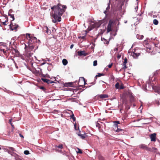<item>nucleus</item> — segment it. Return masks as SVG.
Here are the masks:
<instances>
[{
  "label": "nucleus",
  "instance_id": "nucleus-40",
  "mask_svg": "<svg viewBox=\"0 0 160 160\" xmlns=\"http://www.w3.org/2000/svg\"><path fill=\"white\" fill-rule=\"evenodd\" d=\"M140 36V37L138 38H139V39H142L144 37L142 35H140V36Z\"/></svg>",
  "mask_w": 160,
  "mask_h": 160
},
{
  "label": "nucleus",
  "instance_id": "nucleus-35",
  "mask_svg": "<svg viewBox=\"0 0 160 160\" xmlns=\"http://www.w3.org/2000/svg\"><path fill=\"white\" fill-rule=\"evenodd\" d=\"M97 65V60H95L93 62V65L94 66H96Z\"/></svg>",
  "mask_w": 160,
  "mask_h": 160
},
{
  "label": "nucleus",
  "instance_id": "nucleus-10",
  "mask_svg": "<svg viewBox=\"0 0 160 160\" xmlns=\"http://www.w3.org/2000/svg\"><path fill=\"white\" fill-rule=\"evenodd\" d=\"M115 88L117 89H122L124 88V87L122 84L120 85L119 83L117 82L115 84Z\"/></svg>",
  "mask_w": 160,
  "mask_h": 160
},
{
  "label": "nucleus",
  "instance_id": "nucleus-43",
  "mask_svg": "<svg viewBox=\"0 0 160 160\" xmlns=\"http://www.w3.org/2000/svg\"><path fill=\"white\" fill-rule=\"evenodd\" d=\"M85 36H80L79 38H81L82 39H85Z\"/></svg>",
  "mask_w": 160,
  "mask_h": 160
},
{
  "label": "nucleus",
  "instance_id": "nucleus-54",
  "mask_svg": "<svg viewBox=\"0 0 160 160\" xmlns=\"http://www.w3.org/2000/svg\"><path fill=\"white\" fill-rule=\"evenodd\" d=\"M159 89L160 90V87L159 88Z\"/></svg>",
  "mask_w": 160,
  "mask_h": 160
},
{
  "label": "nucleus",
  "instance_id": "nucleus-6",
  "mask_svg": "<svg viewBox=\"0 0 160 160\" xmlns=\"http://www.w3.org/2000/svg\"><path fill=\"white\" fill-rule=\"evenodd\" d=\"M106 21V20L105 19H103L102 20L100 21V23L98 22H95L92 25V28H98L101 24L105 22Z\"/></svg>",
  "mask_w": 160,
  "mask_h": 160
},
{
  "label": "nucleus",
  "instance_id": "nucleus-12",
  "mask_svg": "<svg viewBox=\"0 0 160 160\" xmlns=\"http://www.w3.org/2000/svg\"><path fill=\"white\" fill-rule=\"evenodd\" d=\"M128 95L129 96L130 100L131 102H133L134 101V98L132 96V93L131 92H128Z\"/></svg>",
  "mask_w": 160,
  "mask_h": 160
},
{
  "label": "nucleus",
  "instance_id": "nucleus-21",
  "mask_svg": "<svg viewBox=\"0 0 160 160\" xmlns=\"http://www.w3.org/2000/svg\"><path fill=\"white\" fill-rule=\"evenodd\" d=\"M70 118L72 119L73 122H74L76 120V118L74 117V115L73 114H72L70 116Z\"/></svg>",
  "mask_w": 160,
  "mask_h": 160
},
{
  "label": "nucleus",
  "instance_id": "nucleus-26",
  "mask_svg": "<svg viewBox=\"0 0 160 160\" xmlns=\"http://www.w3.org/2000/svg\"><path fill=\"white\" fill-rule=\"evenodd\" d=\"M14 51L16 53V55H18V56L19 55L20 53H19V51L18 50H17L16 49H14Z\"/></svg>",
  "mask_w": 160,
  "mask_h": 160
},
{
  "label": "nucleus",
  "instance_id": "nucleus-20",
  "mask_svg": "<svg viewBox=\"0 0 160 160\" xmlns=\"http://www.w3.org/2000/svg\"><path fill=\"white\" fill-rule=\"evenodd\" d=\"M78 136H79L81 138L83 139H84L86 138V135L85 134H78Z\"/></svg>",
  "mask_w": 160,
  "mask_h": 160
},
{
  "label": "nucleus",
  "instance_id": "nucleus-5",
  "mask_svg": "<svg viewBox=\"0 0 160 160\" xmlns=\"http://www.w3.org/2000/svg\"><path fill=\"white\" fill-rule=\"evenodd\" d=\"M117 19L116 18H113L109 20L107 28L108 33L112 31L113 26L114 24L115 23Z\"/></svg>",
  "mask_w": 160,
  "mask_h": 160
},
{
  "label": "nucleus",
  "instance_id": "nucleus-4",
  "mask_svg": "<svg viewBox=\"0 0 160 160\" xmlns=\"http://www.w3.org/2000/svg\"><path fill=\"white\" fill-rule=\"evenodd\" d=\"M27 37L28 39V45H34L35 46V43L37 42V38L31 36L30 34L27 33L26 34Z\"/></svg>",
  "mask_w": 160,
  "mask_h": 160
},
{
  "label": "nucleus",
  "instance_id": "nucleus-17",
  "mask_svg": "<svg viewBox=\"0 0 160 160\" xmlns=\"http://www.w3.org/2000/svg\"><path fill=\"white\" fill-rule=\"evenodd\" d=\"M77 82V81H75V82H68L67 83L68 84V86H70V87H74V83H76Z\"/></svg>",
  "mask_w": 160,
  "mask_h": 160
},
{
  "label": "nucleus",
  "instance_id": "nucleus-27",
  "mask_svg": "<svg viewBox=\"0 0 160 160\" xmlns=\"http://www.w3.org/2000/svg\"><path fill=\"white\" fill-rule=\"evenodd\" d=\"M5 18L6 19V20L5 21V22H3V24L6 25V22H7L8 21V18L7 17H5Z\"/></svg>",
  "mask_w": 160,
  "mask_h": 160
},
{
  "label": "nucleus",
  "instance_id": "nucleus-31",
  "mask_svg": "<svg viewBox=\"0 0 160 160\" xmlns=\"http://www.w3.org/2000/svg\"><path fill=\"white\" fill-rule=\"evenodd\" d=\"M104 75V74L103 73H98V75H97L96 76V77H100L102 76H103Z\"/></svg>",
  "mask_w": 160,
  "mask_h": 160
},
{
  "label": "nucleus",
  "instance_id": "nucleus-58",
  "mask_svg": "<svg viewBox=\"0 0 160 160\" xmlns=\"http://www.w3.org/2000/svg\"><path fill=\"white\" fill-rule=\"evenodd\" d=\"M138 0H137V1H138Z\"/></svg>",
  "mask_w": 160,
  "mask_h": 160
},
{
  "label": "nucleus",
  "instance_id": "nucleus-7",
  "mask_svg": "<svg viewBox=\"0 0 160 160\" xmlns=\"http://www.w3.org/2000/svg\"><path fill=\"white\" fill-rule=\"evenodd\" d=\"M81 82H82V84H83L84 85L85 84H86L85 79L83 77H81L79 79L78 82H77V85H79V87H83V85L79 84V83H80Z\"/></svg>",
  "mask_w": 160,
  "mask_h": 160
},
{
  "label": "nucleus",
  "instance_id": "nucleus-24",
  "mask_svg": "<svg viewBox=\"0 0 160 160\" xmlns=\"http://www.w3.org/2000/svg\"><path fill=\"white\" fill-rule=\"evenodd\" d=\"M150 149L151 150V151H150V152H156L157 150V148L155 147H152V148H150Z\"/></svg>",
  "mask_w": 160,
  "mask_h": 160
},
{
  "label": "nucleus",
  "instance_id": "nucleus-28",
  "mask_svg": "<svg viewBox=\"0 0 160 160\" xmlns=\"http://www.w3.org/2000/svg\"><path fill=\"white\" fill-rule=\"evenodd\" d=\"M42 80L44 82H46L47 83V82L48 81V79H46V78H41Z\"/></svg>",
  "mask_w": 160,
  "mask_h": 160
},
{
  "label": "nucleus",
  "instance_id": "nucleus-9",
  "mask_svg": "<svg viewBox=\"0 0 160 160\" xmlns=\"http://www.w3.org/2000/svg\"><path fill=\"white\" fill-rule=\"evenodd\" d=\"M156 133H153L150 135L149 137L151 141L155 142L156 141Z\"/></svg>",
  "mask_w": 160,
  "mask_h": 160
},
{
  "label": "nucleus",
  "instance_id": "nucleus-55",
  "mask_svg": "<svg viewBox=\"0 0 160 160\" xmlns=\"http://www.w3.org/2000/svg\"><path fill=\"white\" fill-rule=\"evenodd\" d=\"M103 86H105V85H103Z\"/></svg>",
  "mask_w": 160,
  "mask_h": 160
},
{
  "label": "nucleus",
  "instance_id": "nucleus-38",
  "mask_svg": "<svg viewBox=\"0 0 160 160\" xmlns=\"http://www.w3.org/2000/svg\"><path fill=\"white\" fill-rule=\"evenodd\" d=\"M114 123V126L115 127H117V128H118V127H119V126L118 125V124L116 123Z\"/></svg>",
  "mask_w": 160,
  "mask_h": 160
},
{
  "label": "nucleus",
  "instance_id": "nucleus-50",
  "mask_svg": "<svg viewBox=\"0 0 160 160\" xmlns=\"http://www.w3.org/2000/svg\"><path fill=\"white\" fill-rule=\"evenodd\" d=\"M78 134H81V132H79L78 134Z\"/></svg>",
  "mask_w": 160,
  "mask_h": 160
},
{
  "label": "nucleus",
  "instance_id": "nucleus-1",
  "mask_svg": "<svg viewBox=\"0 0 160 160\" xmlns=\"http://www.w3.org/2000/svg\"><path fill=\"white\" fill-rule=\"evenodd\" d=\"M67 8L66 5H62L60 3L51 7V9L52 10V16L53 18L52 20L53 22L55 23L57 21H61V16L65 12Z\"/></svg>",
  "mask_w": 160,
  "mask_h": 160
},
{
  "label": "nucleus",
  "instance_id": "nucleus-56",
  "mask_svg": "<svg viewBox=\"0 0 160 160\" xmlns=\"http://www.w3.org/2000/svg\"><path fill=\"white\" fill-rule=\"evenodd\" d=\"M44 64V63H42L43 65Z\"/></svg>",
  "mask_w": 160,
  "mask_h": 160
},
{
  "label": "nucleus",
  "instance_id": "nucleus-16",
  "mask_svg": "<svg viewBox=\"0 0 160 160\" xmlns=\"http://www.w3.org/2000/svg\"><path fill=\"white\" fill-rule=\"evenodd\" d=\"M98 97L100 98H104L108 97V95L107 94H101L99 95Z\"/></svg>",
  "mask_w": 160,
  "mask_h": 160
},
{
  "label": "nucleus",
  "instance_id": "nucleus-51",
  "mask_svg": "<svg viewBox=\"0 0 160 160\" xmlns=\"http://www.w3.org/2000/svg\"><path fill=\"white\" fill-rule=\"evenodd\" d=\"M133 106L134 107H135V106H136V105H135V104H133Z\"/></svg>",
  "mask_w": 160,
  "mask_h": 160
},
{
  "label": "nucleus",
  "instance_id": "nucleus-29",
  "mask_svg": "<svg viewBox=\"0 0 160 160\" xmlns=\"http://www.w3.org/2000/svg\"><path fill=\"white\" fill-rule=\"evenodd\" d=\"M74 128L76 130H78L79 129V128L78 127V128L77 127L76 123L74 124Z\"/></svg>",
  "mask_w": 160,
  "mask_h": 160
},
{
  "label": "nucleus",
  "instance_id": "nucleus-46",
  "mask_svg": "<svg viewBox=\"0 0 160 160\" xmlns=\"http://www.w3.org/2000/svg\"><path fill=\"white\" fill-rule=\"evenodd\" d=\"M121 56L120 55H118L117 56V58L118 59H119L121 58Z\"/></svg>",
  "mask_w": 160,
  "mask_h": 160
},
{
  "label": "nucleus",
  "instance_id": "nucleus-53",
  "mask_svg": "<svg viewBox=\"0 0 160 160\" xmlns=\"http://www.w3.org/2000/svg\"><path fill=\"white\" fill-rule=\"evenodd\" d=\"M116 49L117 50H118V48H116Z\"/></svg>",
  "mask_w": 160,
  "mask_h": 160
},
{
  "label": "nucleus",
  "instance_id": "nucleus-30",
  "mask_svg": "<svg viewBox=\"0 0 160 160\" xmlns=\"http://www.w3.org/2000/svg\"><path fill=\"white\" fill-rule=\"evenodd\" d=\"M24 153L25 155H28L29 154V152L28 150H25L24 152Z\"/></svg>",
  "mask_w": 160,
  "mask_h": 160
},
{
  "label": "nucleus",
  "instance_id": "nucleus-13",
  "mask_svg": "<svg viewBox=\"0 0 160 160\" xmlns=\"http://www.w3.org/2000/svg\"><path fill=\"white\" fill-rule=\"evenodd\" d=\"M140 55V53H136L135 52H133L131 53L132 56L134 58H137Z\"/></svg>",
  "mask_w": 160,
  "mask_h": 160
},
{
  "label": "nucleus",
  "instance_id": "nucleus-41",
  "mask_svg": "<svg viewBox=\"0 0 160 160\" xmlns=\"http://www.w3.org/2000/svg\"><path fill=\"white\" fill-rule=\"evenodd\" d=\"M112 64H113V63H112L111 64H109L108 66V67L109 68H110L112 67Z\"/></svg>",
  "mask_w": 160,
  "mask_h": 160
},
{
  "label": "nucleus",
  "instance_id": "nucleus-34",
  "mask_svg": "<svg viewBox=\"0 0 160 160\" xmlns=\"http://www.w3.org/2000/svg\"><path fill=\"white\" fill-rule=\"evenodd\" d=\"M78 151H77V153H81V154L82 153V152L81 150L79 149L78 148Z\"/></svg>",
  "mask_w": 160,
  "mask_h": 160
},
{
  "label": "nucleus",
  "instance_id": "nucleus-37",
  "mask_svg": "<svg viewBox=\"0 0 160 160\" xmlns=\"http://www.w3.org/2000/svg\"><path fill=\"white\" fill-rule=\"evenodd\" d=\"M47 28V32L48 33H51V31L49 30H48V29L47 27H46Z\"/></svg>",
  "mask_w": 160,
  "mask_h": 160
},
{
  "label": "nucleus",
  "instance_id": "nucleus-22",
  "mask_svg": "<svg viewBox=\"0 0 160 160\" xmlns=\"http://www.w3.org/2000/svg\"><path fill=\"white\" fill-rule=\"evenodd\" d=\"M98 158L99 160H104V158L101 155L98 156Z\"/></svg>",
  "mask_w": 160,
  "mask_h": 160
},
{
  "label": "nucleus",
  "instance_id": "nucleus-52",
  "mask_svg": "<svg viewBox=\"0 0 160 160\" xmlns=\"http://www.w3.org/2000/svg\"><path fill=\"white\" fill-rule=\"evenodd\" d=\"M2 114H5V113H6V112H5V113H3V112H2Z\"/></svg>",
  "mask_w": 160,
  "mask_h": 160
},
{
  "label": "nucleus",
  "instance_id": "nucleus-2",
  "mask_svg": "<svg viewBox=\"0 0 160 160\" xmlns=\"http://www.w3.org/2000/svg\"><path fill=\"white\" fill-rule=\"evenodd\" d=\"M34 48V45H27L25 44L24 48V55L28 58H29L32 56L33 53L32 52Z\"/></svg>",
  "mask_w": 160,
  "mask_h": 160
},
{
  "label": "nucleus",
  "instance_id": "nucleus-32",
  "mask_svg": "<svg viewBox=\"0 0 160 160\" xmlns=\"http://www.w3.org/2000/svg\"><path fill=\"white\" fill-rule=\"evenodd\" d=\"M54 82V81H51L48 79V81L47 82V83L48 84H49L52 83H53Z\"/></svg>",
  "mask_w": 160,
  "mask_h": 160
},
{
  "label": "nucleus",
  "instance_id": "nucleus-36",
  "mask_svg": "<svg viewBox=\"0 0 160 160\" xmlns=\"http://www.w3.org/2000/svg\"><path fill=\"white\" fill-rule=\"evenodd\" d=\"M39 88L40 89H42L43 91H45L46 90L45 88L43 86H41Z\"/></svg>",
  "mask_w": 160,
  "mask_h": 160
},
{
  "label": "nucleus",
  "instance_id": "nucleus-11",
  "mask_svg": "<svg viewBox=\"0 0 160 160\" xmlns=\"http://www.w3.org/2000/svg\"><path fill=\"white\" fill-rule=\"evenodd\" d=\"M78 55L79 56H85L87 55V54L85 53L84 51H78L77 52Z\"/></svg>",
  "mask_w": 160,
  "mask_h": 160
},
{
  "label": "nucleus",
  "instance_id": "nucleus-57",
  "mask_svg": "<svg viewBox=\"0 0 160 160\" xmlns=\"http://www.w3.org/2000/svg\"><path fill=\"white\" fill-rule=\"evenodd\" d=\"M1 149V148L0 147V150Z\"/></svg>",
  "mask_w": 160,
  "mask_h": 160
},
{
  "label": "nucleus",
  "instance_id": "nucleus-8",
  "mask_svg": "<svg viewBox=\"0 0 160 160\" xmlns=\"http://www.w3.org/2000/svg\"><path fill=\"white\" fill-rule=\"evenodd\" d=\"M139 148L141 149L145 150L148 151H151L150 148H148L147 145L144 144H141L139 146Z\"/></svg>",
  "mask_w": 160,
  "mask_h": 160
},
{
  "label": "nucleus",
  "instance_id": "nucleus-19",
  "mask_svg": "<svg viewBox=\"0 0 160 160\" xmlns=\"http://www.w3.org/2000/svg\"><path fill=\"white\" fill-rule=\"evenodd\" d=\"M63 64L64 65H67L68 63V61L65 59H63L62 60Z\"/></svg>",
  "mask_w": 160,
  "mask_h": 160
},
{
  "label": "nucleus",
  "instance_id": "nucleus-39",
  "mask_svg": "<svg viewBox=\"0 0 160 160\" xmlns=\"http://www.w3.org/2000/svg\"><path fill=\"white\" fill-rule=\"evenodd\" d=\"M113 123H115L117 124H120V122L119 121H114L113 122Z\"/></svg>",
  "mask_w": 160,
  "mask_h": 160
},
{
  "label": "nucleus",
  "instance_id": "nucleus-44",
  "mask_svg": "<svg viewBox=\"0 0 160 160\" xmlns=\"http://www.w3.org/2000/svg\"><path fill=\"white\" fill-rule=\"evenodd\" d=\"M96 126L97 127H98L99 128H100V124L97 123V124H96Z\"/></svg>",
  "mask_w": 160,
  "mask_h": 160
},
{
  "label": "nucleus",
  "instance_id": "nucleus-42",
  "mask_svg": "<svg viewBox=\"0 0 160 160\" xmlns=\"http://www.w3.org/2000/svg\"><path fill=\"white\" fill-rule=\"evenodd\" d=\"M12 152V151H11L10 150H8V152L10 154H11V155H12V152Z\"/></svg>",
  "mask_w": 160,
  "mask_h": 160
},
{
  "label": "nucleus",
  "instance_id": "nucleus-15",
  "mask_svg": "<svg viewBox=\"0 0 160 160\" xmlns=\"http://www.w3.org/2000/svg\"><path fill=\"white\" fill-rule=\"evenodd\" d=\"M116 132H120L121 134H122L124 133L125 132V130L124 129H121L120 128H118L116 131Z\"/></svg>",
  "mask_w": 160,
  "mask_h": 160
},
{
  "label": "nucleus",
  "instance_id": "nucleus-3",
  "mask_svg": "<svg viewBox=\"0 0 160 160\" xmlns=\"http://www.w3.org/2000/svg\"><path fill=\"white\" fill-rule=\"evenodd\" d=\"M12 12V9H10L9 11L8 15L9 16L10 18H12V19L11 21V23L10 25V28L12 30H15V31H16L17 28L19 26L18 25L16 24L15 23H14V24L13 25L12 22V21L14 20V14H12L11 13Z\"/></svg>",
  "mask_w": 160,
  "mask_h": 160
},
{
  "label": "nucleus",
  "instance_id": "nucleus-33",
  "mask_svg": "<svg viewBox=\"0 0 160 160\" xmlns=\"http://www.w3.org/2000/svg\"><path fill=\"white\" fill-rule=\"evenodd\" d=\"M8 148L9 149V150H10V151H12V152H13L14 151V149L12 147H8Z\"/></svg>",
  "mask_w": 160,
  "mask_h": 160
},
{
  "label": "nucleus",
  "instance_id": "nucleus-47",
  "mask_svg": "<svg viewBox=\"0 0 160 160\" xmlns=\"http://www.w3.org/2000/svg\"><path fill=\"white\" fill-rule=\"evenodd\" d=\"M19 135L22 138H24L23 136L20 133L19 134Z\"/></svg>",
  "mask_w": 160,
  "mask_h": 160
},
{
  "label": "nucleus",
  "instance_id": "nucleus-18",
  "mask_svg": "<svg viewBox=\"0 0 160 160\" xmlns=\"http://www.w3.org/2000/svg\"><path fill=\"white\" fill-rule=\"evenodd\" d=\"M12 119H9L8 123L11 125L12 128V130H13L14 128V125L12 123Z\"/></svg>",
  "mask_w": 160,
  "mask_h": 160
},
{
  "label": "nucleus",
  "instance_id": "nucleus-25",
  "mask_svg": "<svg viewBox=\"0 0 160 160\" xmlns=\"http://www.w3.org/2000/svg\"><path fill=\"white\" fill-rule=\"evenodd\" d=\"M55 148H59L62 149L63 148L62 145V144H59L58 146L56 145L55 146Z\"/></svg>",
  "mask_w": 160,
  "mask_h": 160
},
{
  "label": "nucleus",
  "instance_id": "nucleus-49",
  "mask_svg": "<svg viewBox=\"0 0 160 160\" xmlns=\"http://www.w3.org/2000/svg\"><path fill=\"white\" fill-rule=\"evenodd\" d=\"M104 13L106 14V16H107V10H105L104 11Z\"/></svg>",
  "mask_w": 160,
  "mask_h": 160
},
{
  "label": "nucleus",
  "instance_id": "nucleus-45",
  "mask_svg": "<svg viewBox=\"0 0 160 160\" xmlns=\"http://www.w3.org/2000/svg\"><path fill=\"white\" fill-rule=\"evenodd\" d=\"M73 46H74L73 44H72L70 46V49H72L73 48Z\"/></svg>",
  "mask_w": 160,
  "mask_h": 160
},
{
  "label": "nucleus",
  "instance_id": "nucleus-14",
  "mask_svg": "<svg viewBox=\"0 0 160 160\" xmlns=\"http://www.w3.org/2000/svg\"><path fill=\"white\" fill-rule=\"evenodd\" d=\"M124 61L123 62V66L124 67L123 68L124 69H125L127 68L126 66V64L127 63L128 61L126 58H125L124 59Z\"/></svg>",
  "mask_w": 160,
  "mask_h": 160
},
{
  "label": "nucleus",
  "instance_id": "nucleus-23",
  "mask_svg": "<svg viewBox=\"0 0 160 160\" xmlns=\"http://www.w3.org/2000/svg\"><path fill=\"white\" fill-rule=\"evenodd\" d=\"M153 23L155 25H157L158 23V22L157 20L155 19L153 20Z\"/></svg>",
  "mask_w": 160,
  "mask_h": 160
},
{
  "label": "nucleus",
  "instance_id": "nucleus-48",
  "mask_svg": "<svg viewBox=\"0 0 160 160\" xmlns=\"http://www.w3.org/2000/svg\"><path fill=\"white\" fill-rule=\"evenodd\" d=\"M110 6H108L106 8V10H108V9H109L110 8Z\"/></svg>",
  "mask_w": 160,
  "mask_h": 160
}]
</instances>
